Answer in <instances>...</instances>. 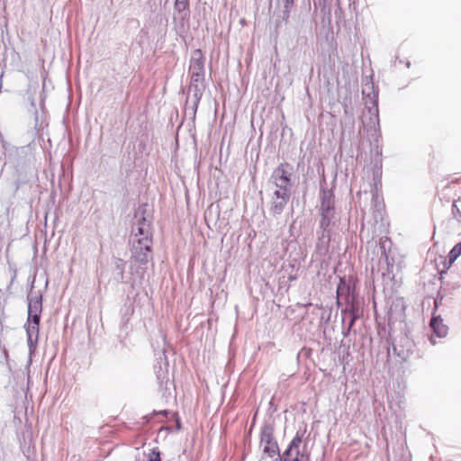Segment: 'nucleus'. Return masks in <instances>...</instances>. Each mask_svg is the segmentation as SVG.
I'll list each match as a JSON object with an SVG mask.
<instances>
[{"label":"nucleus","mask_w":461,"mask_h":461,"mask_svg":"<svg viewBox=\"0 0 461 461\" xmlns=\"http://www.w3.org/2000/svg\"><path fill=\"white\" fill-rule=\"evenodd\" d=\"M280 5H282V11L280 14V18L282 22L287 23L292 13V10L294 6V0H279Z\"/></svg>","instance_id":"23"},{"label":"nucleus","mask_w":461,"mask_h":461,"mask_svg":"<svg viewBox=\"0 0 461 461\" xmlns=\"http://www.w3.org/2000/svg\"><path fill=\"white\" fill-rule=\"evenodd\" d=\"M157 363L158 366H163L164 362L168 363L167 357L166 355V350L163 348L157 355Z\"/></svg>","instance_id":"37"},{"label":"nucleus","mask_w":461,"mask_h":461,"mask_svg":"<svg viewBox=\"0 0 461 461\" xmlns=\"http://www.w3.org/2000/svg\"><path fill=\"white\" fill-rule=\"evenodd\" d=\"M27 302V319L32 321H41L43 310V297L41 290L34 291L33 284L26 295Z\"/></svg>","instance_id":"11"},{"label":"nucleus","mask_w":461,"mask_h":461,"mask_svg":"<svg viewBox=\"0 0 461 461\" xmlns=\"http://www.w3.org/2000/svg\"><path fill=\"white\" fill-rule=\"evenodd\" d=\"M274 434V420L266 421L260 429V445L263 446V453L271 458L276 455L281 454L278 443Z\"/></svg>","instance_id":"9"},{"label":"nucleus","mask_w":461,"mask_h":461,"mask_svg":"<svg viewBox=\"0 0 461 461\" xmlns=\"http://www.w3.org/2000/svg\"><path fill=\"white\" fill-rule=\"evenodd\" d=\"M444 298V294L440 291H438L437 296L434 298V307L432 312L436 313L437 310L443 305Z\"/></svg>","instance_id":"34"},{"label":"nucleus","mask_w":461,"mask_h":461,"mask_svg":"<svg viewBox=\"0 0 461 461\" xmlns=\"http://www.w3.org/2000/svg\"><path fill=\"white\" fill-rule=\"evenodd\" d=\"M461 256V241L456 243L448 252V265H452Z\"/></svg>","instance_id":"29"},{"label":"nucleus","mask_w":461,"mask_h":461,"mask_svg":"<svg viewBox=\"0 0 461 461\" xmlns=\"http://www.w3.org/2000/svg\"><path fill=\"white\" fill-rule=\"evenodd\" d=\"M307 426L300 428L282 454L276 455L272 461H309L310 453L306 449L307 441L302 447Z\"/></svg>","instance_id":"4"},{"label":"nucleus","mask_w":461,"mask_h":461,"mask_svg":"<svg viewBox=\"0 0 461 461\" xmlns=\"http://www.w3.org/2000/svg\"><path fill=\"white\" fill-rule=\"evenodd\" d=\"M336 304L342 316L358 321L364 316L365 299L360 295L359 280L355 275L339 276L336 287Z\"/></svg>","instance_id":"2"},{"label":"nucleus","mask_w":461,"mask_h":461,"mask_svg":"<svg viewBox=\"0 0 461 461\" xmlns=\"http://www.w3.org/2000/svg\"><path fill=\"white\" fill-rule=\"evenodd\" d=\"M370 193L372 194V203L374 204L375 210L380 212L384 207L383 195L381 194L382 192L370 191Z\"/></svg>","instance_id":"27"},{"label":"nucleus","mask_w":461,"mask_h":461,"mask_svg":"<svg viewBox=\"0 0 461 461\" xmlns=\"http://www.w3.org/2000/svg\"><path fill=\"white\" fill-rule=\"evenodd\" d=\"M257 413H258V412H256V413H255V416H254L253 420H252V424H254V423L256 422Z\"/></svg>","instance_id":"47"},{"label":"nucleus","mask_w":461,"mask_h":461,"mask_svg":"<svg viewBox=\"0 0 461 461\" xmlns=\"http://www.w3.org/2000/svg\"><path fill=\"white\" fill-rule=\"evenodd\" d=\"M146 212H147V203H142V204L139 205V207L137 208V210L135 212V215H134L135 218H138L137 221H136V226L146 227V225H147L148 228H149L150 221H148V219L146 217Z\"/></svg>","instance_id":"24"},{"label":"nucleus","mask_w":461,"mask_h":461,"mask_svg":"<svg viewBox=\"0 0 461 461\" xmlns=\"http://www.w3.org/2000/svg\"><path fill=\"white\" fill-rule=\"evenodd\" d=\"M31 107L33 111V113H34V119H35V129H37L38 131H40L41 129H42L43 127V121L41 120L40 122V117H39V113H38V111L36 109V104H35V101L33 98L31 99Z\"/></svg>","instance_id":"33"},{"label":"nucleus","mask_w":461,"mask_h":461,"mask_svg":"<svg viewBox=\"0 0 461 461\" xmlns=\"http://www.w3.org/2000/svg\"><path fill=\"white\" fill-rule=\"evenodd\" d=\"M340 221H319V227L316 230L317 242L316 252L321 256L328 254L330 243L339 229Z\"/></svg>","instance_id":"6"},{"label":"nucleus","mask_w":461,"mask_h":461,"mask_svg":"<svg viewBox=\"0 0 461 461\" xmlns=\"http://www.w3.org/2000/svg\"><path fill=\"white\" fill-rule=\"evenodd\" d=\"M40 324L41 321H32L26 319V321L23 325V328L26 332L27 338V346L29 349V357H32L35 354L39 342V334H40Z\"/></svg>","instance_id":"14"},{"label":"nucleus","mask_w":461,"mask_h":461,"mask_svg":"<svg viewBox=\"0 0 461 461\" xmlns=\"http://www.w3.org/2000/svg\"><path fill=\"white\" fill-rule=\"evenodd\" d=\"M204 80V77H202L201 75L191 74L188 95L192 93L193 97L191 104H189V97L187 96L184 112L185 115L188 116L193 122L195 121L197 109L205 89Z\"/></svg>","instance_id":"5"},{"label":"nucleus","mask_w":461,"mask_h":461,"mask_svg":"<svg viewBox=\"0 0 461 461\" xmlns=\"http://www.w3.org/2000/svg\"><path fill=\"white\" fill-rule=\"evenodd\" d=\"M429 326L431 330V334L429 337V339L432 345L437 343L435 338L443 339L447 337L448 333V326L444 323L440 314L432 312Z\"/></svg>","instance_id":"15"},{"label":"nucleus","mask_w":461,"mask_h":461,"mask_svg":"<svg viewBox=\"0 0 461 461\" xmlns=\"http://www.w3.org/2000/svg\"><path fill=\"white\" fill-rule=\"evenodd\" d=\"M392 246L393 242L390 238L384 236L380 239L379 251L381 256L378 261V269L383 271V276H384L386 274L390 275L393 273L394 258L391 252Z\"/></svg>","instance_id":"10"},{"label":"nucleus","mask_w":461,"mask_h":461,"mask_svg":"<svg viewBox=\"0 0 461 461\" xmlns=\"http://www.w3.org/2000/svg\"><path fill=\"white\" fill-rule=\"evenodd\" d=\"M161 453L158 447H154L150 450L148 456V461H161Z\"/></svg>","instance_id":"35"},{"label":"nucleus","mask_w":461,"mask_h":461,"mask_svg":"<svg viewBox=\"0 0 461 461\" xmlns=\"http://www.w3.org/2000/svg\"><path fill=\"white\" fill-rule=\"evenodd\" d=\"M54 197H55V193H52L51 194V199L54 201Z\"/></svg>","instance_id":"49"},{"label":"nucleus","mask_w":461,"mask_h":461,"mask_svg":"<svg viewBox=\"0 0 461 461\" xmlns=\"http://www.w3.org/2000/svg\"><path fill=\"white\" fill-rule=\"evenodd\" d=\"M378 86H375L372 77H366L363 79L362 95L365 100L366 107L370 113V121H376L378 127L379 109H378Z\"/></svg>","instance_id":"7"},{"label":"nucleus","mask_w":461,"mask_h":461,"mask_svg":"<svg viewBox=\"0 0 461 461\" xmlns=\"http://www.w3.org/2000/svg\"><path fill=\"white\" fill-rule=\"evenodd\" d=\"M168 366L169 363L166 362H164L163 366L155 365L154 366L158 383L159 384L160 387H163V385H165L166 389L169 382Z\"/></svg>","instance_id":"22"},{"label":"nucleus","mask_w":461,"mask_h":461,"mask_svg":"<svg viewBox=\"0 0 461 461\" xmlns=\"http://www.w3.org/2000/svg\"><path fill=\"white\" fill-rule=\"evenodd\" d=\"M339 2V0H338ZM358 5V0H348V7L349 9H352L353 11L357 10Z\"/></svg>","instance_id":"41"},{"label":"nucleus","mask_w":461,"mask_h":461,"mask_svg":"<svg viewBox=\"0 0 461 461\" xmlns=\"http://www.w3.org/2000/svg\"><path fill=\"white\" fill-rule=\"evenodd\" d=\"M370 123L373 125H367L366 126V131L367 134L370 136V145L372 147V149L375 150V155L380 158L382 156V146L380 145L379 141L382 137L381 131H380V123L378 122V127L376 128V121L373 120L370 121Z\"/></svg>","instance_id":"17"},{"label":"nucleus","mask_w":461,"mask_h":461,"mask_svg":"<svg viewBox=\"0 0 461 461\" xmlns=\"http://www.w3.org/2000/svg\"><path fill=\"white\" fill-rule=\"evenodd\" d=\"M0 364L5 365L8 370H11L9 363V354L5 345L0 342Z\"/></svg>","instance_id":"31"},{"label":"nucleus","mask_w":461,"mask_h":461,"mask_svg":"<svg viewBox=\"0 0 461 461\" xmlns=\"http://www.w3.org/2000/svg\"><path fill=\"white\" fill-rule=\"evenodd\" d=\"M405 303L402 299L394 300L387 312V323L389 327V335L392 336L394 326L397 322L402 324L405 321Z\"/></svg>","instance_id":"13"},{"label":"nucleus","mask_w":461,"mask_h":461,"mask_svg":"<svg viewBox=\"0 0 461 461\" xmlns=\"http://www.w3.org/2000/svg\"><path fill=\"white\" fill-rule=\"evenodd\" d=\"M189 70L191 74L204 77V56L200 49H196L192 52Z\"/></svg>","instance_id":"19"},{"label":"nucleus","mask_w":461,"mask_h":461,"mask_svg":"<svg viewBox=\"0 0 461 461\" xmlns=\"http://www.w3.org/2000/svg\"><path fill=\"white\" fill-rule=\"evenodd\" d=\"M170 411L168 410H161V411H156L154 410L151 413L146 414L142 417L143 423L149 424L156 417H162V418H167Z\"/></svg>","instance_id":"26"},{"label":"nucleus","mask_w":461,"mask_h":461,"mask_svg":"<svg viewBox=\"0 0 461 461\" xmlns=\"http://www.w3.org/2000/svg\"><path fill=\"white\" fill-rule=\"evenodd\" d=\"M406 67H407V68H410V67H411V62H410V61H406Z\"/></svg>","instance_id":"48"},{"label":"nucleus","mask_w":461,"mask_h":461,"mask_svg":"<svg viewBox=\"0 0 461 461\" xmlns=\"http://www.w3.org/2000/svg\"><path fill=\"white\" fill-rule=\"evenodd\" d=\"M376 171H377V174L382 175V158H375V160L373 172H376Z\"/></svg>","instance_id":"39"},{"label":"nucleus","mask_w":461,"mask_h":461,"mask_svg":"<svg viewBox=\"0 0 461 461\" xmlns=\"http://www.w3.org/2000/svg\"><path fill=\"white\" fill-rule=\"evenodd\" d=\"M152 239H141L133 242L131 258L140 265H146L152 258Z\"/></svg>","instance_id":"12"},{"label":"nucleus","mask_w":461,"mask_h":461,"mask_svg":"<svg viewBox=\"0 0 461 461\" xmlns=\"http://www.w3.org/2000/svg\"><path fill=\"white\" fill-rule=\"evenodd\" d=\"M452 213L454 215V218L458 221V222H461V211L460 209L457 207L456 202H454L452 203Z\"/></svg>","instance_id":"38"},{"label":"nucleus","mask_w":461,"mask_h":461,"mask_svg":"<svg viewBox=\"0 0 461 461\" xmlns=\"http://www.w3.org/2000/svg\"><path fill=\"white\" fill-rule=\"evenodd\" d=\"M327 0H313L314 7L323 10L326 7Z\"/></svg>","instance_id":"40"},{"label":"nucleus","mask_w":461,"mask_h":461,"mask_svg":"<svg viewBox=\"0 0 461 461\" xmlns=\"http://www.w3.org/2000/svg\"><path fill=\"white\" fill-rule=\"evenodd\" d=\"M182 428V424H181V420L179 419V417L176 414V427H175V430L178 431L180 430Z\"/></svg>","instance_id":"43"},{"label":"nucleus","mask_w":461,"mask_h":461,"mask_svg":"<svg viewBox=\"0 0 461 461\" xmlns=\"http://www.w3.org/2000/svg\"><path fill=\"white\" fill-rule=\"evenodd\" d=\"M135 237H137V240H141L144 238L152 239L149 228H146L144 226H136Z\"/></svg>","instance_id":"32"},{"label":"nucleus","mask_w":461,"mask_h":461,"mask_svg":"<svg viewBox=\"0 0 461 461\" xmlns=\"http://www.w3.org/2000/svg\"><path fill=\"white\" fill-rule=\"evenodd\" d=\"M44 102H45V97H42L41 100V104H40V106H41V109L42 113H44Z\"/></svg>","instance_id":"44"},{"label":"nucleus","mask_w":461,"mask_h":461,"mask_svg":"<svg viewBox=\"0 0 461 461\" xmlns=\"http://www.w3.org/2000/svg\"><path fill=\"white\" fill-rule=\"evenodd\" d=\"M370 191L382 192V175L377 174V171L373 172Z\"/></svg>","instance_id":"30"},{"label":"nucleus","mask_w":461,"mask_h":461,"mask_svg":"<svg viewBox=\"0 0 461 461\" xmlns=\"http://www.w3.org/2000/svg\"><path fill=\"white\" fill-rule=\"evenodd\" d=\"M384 348H385V349L387 351V357H389L390 353H391V349H390L389 342L388 341H386Z\"/></svg>","instance_id":"45"},{"label":"nucleus","mask_w":461,"mask_h":461,"mask_svg":"<svg viewBox=\"0 0 461 461\" xmlns=\"http://www.w3.org/2000/svg\"><path fill=\"white\" fill-rule=\"evenodd\" d=\"M190 4L189 0H176L174 4V9L178 13L179 17L177 18L178 23L184 27L188 25L190 20Z\"/></svg>","instance_id":"18"},{"label":"nucleus","mask_w":461,"mask_h":461,"mask_svg":"<svg viewBox=\"0 0 461 461\" xmlns=\"http://www.w3.org/2000/svg\"><path fill=\"white\" fill-rule=\"evenodd\" d=\"M162 430H167L169 433H171V432H173V428H171V427L161 428L160 431H162Z\"/></svg>","instance_id":"46"},{"label":"nucleus","mask_w":461,"mask_h":461,"mask_svg":"<svg viewBox=\"0 0 461 461\" xmlns=\"http://www.w3.org/2000/svg\"><path fill=\"white\" fill-rule=\"evenodd\" d=\"M460 235H461V232H460Z\"/></svg>","instance_id":"51"},{"label":"nucleus","mask_w":461,"mask_h":461,"mask_svg":"<svg viewBox=\"0 0 461 461\" xmlns=\"http://www.w3.org/2000/svg\"><path fill=\"white\" fill-rule=\"evenodd\" d=\"M357 321H351V317L342 316V335L347 338Z\"/></svg>","instance_id":"28"},{"label":"nucleus","mask_w":461,"mask_h":461,"mask_svg":"<svg viewBox=\"0 0 461 461\" xmlns=\"http://www.w3.org/2000/svg\"><path fill=\"white\" fill-rule=\"evenodd\" d=\"M125 267V260L120 258H114V267L113 270V276L115 282L119 284L128 283V281L124 280Z\"/></svg>","instance_id":"21"},{"label":"nucleus","mask_w":461,"mask_h":461,"mask_svg":"<svg viewBox=\"0 0 461 461\" xmlns=\"http://www.w3.org/2000/svg\"><path fill=\"white\" fill-rule=\"evenodd\" d=\"M294 168L290 163L281 162L273 169L269 182L276 188L272 196L270 213L276 217L282 214L292 194Z\"/></svg>","instance_id":"3"},{"label":"nucleus","mask_w":461,"mask_h":461,"mask_svg":"<svg viewBox=\"0 0 461 461\" xmlns=\"http://www.w3.org/2000/svg\"><path fill=\"white\" fill-rule=\"evenodd\" d=\"M4 149L5 161L1 167L0 175L7 167L13 178L14 192L30 181L33 171V158L26 147H15L5 140H1Z\"/></svg>","instance_id":"1"},{"label":"nucleus","mask_w":461,"mask_h":461,"mask_svg":"<svg viewBox=\"0 0 461 461\" xmlns=\"http://www.w3.org/2000/svg\"><path fill=\"white\" fill-rule=\"evenodd\" d=\"M134 167V161L130 158V154L126 159H122L121 164V173L124 175L125 178L129 177L132 173Z\"/></svg>","instance_id":"25"},{"label":"nucleus","mask_w":461,"mask_h":461,"mask_svg":"<svg viewBox=\"0 0 461 461\" xmlns=\"http://www.w3.org/2000/svg\"><path fill=\"white\" fill-rule=\"evenodd\" d=\"M133 313H134V306H133L132 303H131L130 299L128 298L120 311V315H121L120 326H121L122 330L126 328V326L128 325Z\"/></svg>","instance_id":"20"},{"label":"nucleus","mask_w":461,"mask_h":461,"mask_svg":"<svg viewBox=\"0 0 461 461\" xmlns=\"http://www.w3.org/2000/svg\"><path fill=\"white\" fill-rule=\"evenodd\" d=\"M268 405V411H270L272 413L277 411V406L274 403L273 400L269 402Z\"/></svg>","instance_id":"42"},{"label":"nucleus","mask_w":461,"mask_h":461,"mask_svg":"<svg viewBox=\"0 0 461 461\" xmlns=\"http://www.w3.org/2000/svg\"><path fill=\"white\" fill-rule=\"evenodd\" d=\"M413 347V342L408 337H402L399 343L395 340L392 342L393 354L402 361H407L409 357L412 354Z\"/></svg>","instance_id":"16"},{"label":"nucleus","mask_w":461,"mask_h":461,"mask_svg":"<svg viewBox=\"0 0 461 461\" xmlns=\"http://www.w3.org/2000/svg\"><path fill=\"white\" fill-rule=\"evenodd\" d=\"M442 265H443V267L442 268H439V267L438 266V273L440 274V280L442 281L443 280V274H446L447 273V270L448 268H450V267L452 265H448V258L447 257V258L445 259H442L441 262H440Z\"/></svg>","instance_id":"36"},{"label":"nucleus","mask_w":461,"mask_h":461,"mask_svg":"<svg viewBox=\"0 0 461 461\" xmlns=\"http://www.w3.org/2000/svg\"><path fill=\"white\" fill-rule=\"evenodd\" d=\"M461 286V284H456L454 285V287H460Z\"/></svg>","instance_id":"50"},{"label":"nucleus","mask_w":461,"mask_h":461,"mask_svg":"<svg viewBox=\"0 0 461 461\" xmlns=\"http://www.w3.org/2000/svg\"><path fill=\"white\" fill-rule=\"evenodd\" d=\"M320 221H340L335 208V195L332 189L321 187L320 190Z\"/></svg>","instance_id":"8"}]
</instances>
